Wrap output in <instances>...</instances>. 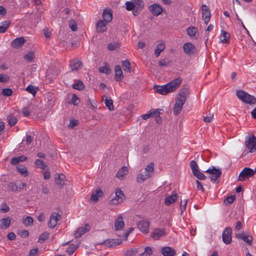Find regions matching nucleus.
Instances as JSON below:
<instances>
[{"label":"nucleus","mask_w":256,"mask_h":256,"mask_svg":"<svg viewBox=\"0 0 256 256\" xmlns=\"http://www.w3.org/2000/svg\"><path fill=\"white\" fill-rule=\"evenodd\" d=\"M114 79L117 82L120 81L124 77L122 71L120 66L117 65L114 68Z\"/></svg>","instance_id":"4be33fe9"},{"label":"nucleus","mask_w":256,"mask_h":256,"mask_svg":"<svg viewBox=\"0 0 256 256\" xmlns=\"http://www.w3.org/2000/svg\"><path fill=\"white\" fill-rule=\"evenodd\" d=\"M197 30H198L196 27L191 26L188 28L187 34L190 37H194L195 36Z\"/></svg>","instance_id":"ea45409f"},{"label":"nucleus","mask_w":256,"mask_h":256,"mask_svg":"<svg viewBox=\"0 0 256 256\" xmlns=\"http://www.w3.org/2000/svg\"><path fill=\"white\" fill-rule=\"evenodd\" d=\"M50 236V234L48 232H44L38 238V242L42 243L44 242L45 240H47Z\"/></svg>","instance_id":"a18cd8bd"},{"label":"nucleus","mask_w":256,"mask_h":256,"mask_svg":"<svg viewBox=\"0 0 256 256\" xmlns=\"http://www.w3.org/2000/svg\"><path fill=\"white\" fill-rule=\"evenodd\" d=\"M10 22L9 20H5L2 22V25L0 26V34L4 33L6 32L8 28L10 26Z\"/></svg>","instance_id":"f704fd0d"},{"label":"nucleus","mask_w":256,"mask_h":256,"mask_svg":"<svg viewBox=\"0 0 256 256\" xmlns=\"http://www.w3.org/2000/svg\"><path fill=\"white\" fill-rule=\"evenodd\" d=\"M9 76L5 74H0V82H6L9 80Z\"/></svg>","instance_id":"0e129e2a"},{"label":"nucleus","mask_w":256,"mask_h":256,"mask_svg":"<svg viewBox=\"0 0 256 256\" xmlns=\"http://www.w3.org/2000/svg\"><path fill=\"white\" fill-rule=\"evenodd\" d=\"M28 160V157L22 156L17 157H13L10 160V164L12 165H15L19 162H24Z\"/></svg>","instance_id":"7c9ffc66"},{"label":"nucleus","mask_w":256,"mask_h":256,"mask_svg":"<svg viewBox=\"0 0 256 256\" xmlns=\"http://www.w3.org/2000/svg\"><path fill=\"white\" fill-rule=\"evenodd\" d=\"M184 52L188 56H192L197 52L196 47L190 42H186L183 46Z\"/></svg>","instance_id":"6e6552de"},{"label":"nucleus","mask_w":256,"mask_h":256,"mask_svg":"<svg viewBox=\"0 0 256 256\" xmlns=\"http://www.w3.org/2000/svg\"><path fill=\"white\" fill-rule=\"evenodd\" d=\"M124 226V223L123 221L122 217L121 215L119 216L114 222L115 229L116 230L122 229Z\"/></svg>","instance_id":"393cba45"},{"label":"nucleus","mask_w":256,"mask_h":256,"mask_svg":"<svg viewBox=\"0 0 256 256\" xmlns=\"http://www.w3.org/2000/svg\"><path fill=\"white\" fill-rule=\"evenodd\" d=\"M80 102V99L76 94H73L71 100V103L74 105H78Z\"/></svg>","instance_id":"13d9d810"},{"label":"nucleus","mask_w":256,"mask_h":256,"mask_svg":"<svg viewBox=\"0 0 256 256\" xmlns=\"http://www.w3.org/2000/svg\"><path fill=\"white\" fill-rule=\"evenodd\" d=\"M11 220L9 216L4 218L0 220V227L2 229H6L10 224Z\"/></svg>","instance_id":"b1692460"},{"label":"nucleus","mask_w":256,"mask_h":256,"mask_svg":"<svg viewBox=\"0 0 256 256\" xmlns=\"http://www.w3.org/2000/svg\"><path fill=\"white\" fill-rule=\"evenodd\" d=\"M104 98L105 104L108 108L110 110H114V107L113 106V102L112 100L110 97H108L107 96H104ZM102 98L103 100H104V96Z\"/></svg>","instance_id":"473e14b6"},{"label":"nucleus","mask_w":256,"mask_h":256,"mask_svg":"<svg viewBox=\"0 0 256 256\" xmlns=\"http://www.w3.org/2000/svg\"><path fill=\"white\" fill-rule=\"evenodd\" d=\"M178 198V194H174L166 196L165 198L164 202L167 206L174 203Z\"/></svg>","instance_id":"a878e982"},{"label":"nucleus","mask_w":256,"mask_h":256,"mask_svg":"<svg viewBox=\"0 0 256 256\" xmlns=\"http://www.w3.org/2000/svg\"><path fill=\"white\" fill-rule=\"evenodd\" d=\"M214 118V114L209 113L208 115L206 116H204V120L206 122H210Z\"/></svg>","instance_id":"bf43d9fd"},{"label":"nucleus","mask_w":256,"mask_h":256,"mask_svg":"<svg viewBox=\"0 0 256 256\" xmlns=\"http://www.w3.org/2000/svg\"><path fill=\"white\" fill-rule=\"evenodd\" d=\"M133 1L134 6H138L139 10H142L144 6V3L141 0H132Z\"/></svg>","instance_id":"603ef678"},{"label":"nucleus","mask_w":256,"mask_h":256,"mask_svg":"<svg viewBox=\"0 0 256 256\" xmlns=\"http://www.w3.org/2000/svg\"><path fill=\"white\" fill-rule=\"evenodd\" d=\"M77 247L74 244H70L67 249L66 250V252L68 254H72L75 250H76Z\"/></svg>","instance_id":"de8ad7c7"},{"label":"nucleus","mask_w":256,"mask_h":256,"mask_svg":"<svg viewBox=\"0 0 256 256\" xmlns=\"http://www.w3.org/2000/svg\"><path fill=\"white\" fill-rule=\"evenodd\" d=\"M121 244V242L119 240L116 239H107L104 241L103 242L100 244H104L108 247H114Z\"/></svg>","instance_id":"a211bd4d"},{"label":"nucleus","mask_w":256,"mask_h":256,"mask_svg":"<svg viewBox=\"0 0 256 256\" xmlns=\"http://www.w3.org/2000/svg\"><path fill=\"white\" fill-rule=\"evenodd\" d=\"M205 172L208 173L210 174V178L213 182H216L222 174L221 170L216 168L214 167L208 168L205 171Z\"/></svg>","instance_id":"0eeeda50"},{"label":"nucleus","mask_w":256,"mask_h":256,"mask_svg":"<svg viewBox=\"0 0 256 256\" xmlns=\"http://www.w3.org/2000/svg\"><path fill=\"white\" fill-rule=\"evenodd\" d=\"M211 17L210 12H202V20L205 24H207L210 22Z\"/></svg>","instance_id":"c9c22d12"},{"label":"nucleus","mask_w":256,"mask_h":256,"mask_svg":"<svg viewBox=\"0 0 256 256\" xmlns=\"http://www.w3.org/2000/svg\"><path fill=\"white\" fill-rule=\"evenodd\" d=\"M138 252V251L137 248H132L128 250L126 252L124 256H136Z\"/></svg>","instance_id":"8fccbe9b"},{"label":"nucleus","mask_w":256,"mask_h":256,"mask_svg":"<svg viewBox=\"0 0 256 256\" xmlns=\"http://www.w3.org/2000/svg\"><path fill=\"white\" fill-rule=\"evenodd\" d=\"M120 47V44L118 43H110L108 45V48L110 50H114Z\"/></svg>","instance_id":"5fc2aeb1"},{"label":"nucleus","mask_w":256,"mask_h":256,"mask_svg":"<svg viewBox=\"0 0 256 256\" xmlns=\"http://www.w3.org/2000/svg\"><path fill=\"white\" fill-rule=\"evenodd\" d=\"M122 65L124 71L130 72V64L128 60L122 61Z\"/></svg>","instance_id":"79ce46f5"},{"label":"nucleus","mask_w":256,"mask_h":256,"mask_svg":"<svg viewBox=\"0 0 256 256\" xmlns=\"http://www.w3.org/2000/svg\"><path fill=\"white\" fill-rule=\"evenodd\" d=\"M16 168L18 172H20L22 175L24 176H28V171L27 170V168L24 166H18Z\"/></svg>","instance_id":"4c0bfd02"},{"label":"nucleus","mask_w":256,"mask_h":256,"mask_svg":"<svg viewBox=\"0 0 256 256\" xmlns=\"http://www.w3.org/2000/svg\"><path fill=\"white\" fill-rule=\"evenodd\" d=\"M8 124L11 126H14L18 122L17 118L15 116H8Z\"/></svg>","instance_id":"49530a36"},{"label":"nucleus","mask_w":256,"mask_h":256,"mask_svg":"<svg viewBox=\"0 0 256 256\" xmlns=\"http://www.w3.org/2000/svg\"><path fill=\"white\" fill-rule=\"evenodd\" d=\"M232 229L229 228H226L222 234L223 242L226 244H228L232 242Z\"/></svg>","instance_id":"1a4fd4ad"},{"label":"nucleus","mask_w":256,"mask_h":256,"mask_svg":"<svg viewBox=\"0 0 256 256\" xmlns=\"http://www.w3.org/2000/svg\"><path fill=\"white\" fill-rule=\"evenodd\" d=\"M166 235L165 230L164 228H155L151 234V236L154 240H158Z\"/></svg>","instance_id":"2eb2a0df"},{"label":"nucleus","mask_w":256,"mask_h":256,"mask_svg":"<svg viewBox=\"0 0 256 256\" xmlns=\"http://www.w3.org/2000/svg\"><path fill=\"white\" fill-rule=\"evenodd\" d=\"M188 87L186 86H183L182 88H181L178 96H179L178 98H181V99H184V100H186V98L188 96Z\"/></svg>","instance_id":"bb28decb"},{"label":"nucleus","mask_w":256,"mask_h":256,"mask_svg":"<svg viewBox=\"0 0 256 256\" xmlns=\"http://www.w3.org/2000/svg\"><path fill=\"white\" fill-rule=\"evenodd\" d=\"M245 148L250 153L256 151V136L252 134H248L245 138Z\"/></svg>","instance_id":"20e7f679"},{"label":"nucleus","mask_w":256,"mask_h":256,"mask_svg":"<svg viewBox=\"0 0 256 256\" xmlns=\"http://www.w3.org/2000/svg\"><path fill=\"white\" fill-rule=\"evenodd\" d=\"M190 165L193 174H194V173H196L200 170L198 166L196 161L192 160L190 162Z\"/></svg>","instance_id":"e433bc0d"},{"label":"nucleus","mask_w":256,"mask_h":256,"mask_svg":"<svg viewBox=\"0 0 256 256\" xmlns=\"http://www.w3.org/2000/svg\"><path fill=\"white\" fill-rule=\"evenodd\" d=\"M128 172V168L126 166H122L117 172L116 176L122 179L124 178V176L127 174Z\"/></svg>","instance_id":"72a5a7b5"},{"label":"nucleus","mask_w":256,"mask_h":256,"mask_svg":"<svg viewBox=\"0 0 256 256\" xmlns=\"http://www.w3.org/2000/svg\"><path fill=\"white\" fill-rule=\"evenodd\" d=\"M115 194V198H112L110 201V204L113 205L118 204L122 202L125 198L124 194L119 188L116 189Z\"/></svg>","instance_id":"423d86ee"},{"label":"nucleus","mask_w":256,"mask_h":256,"mask_svg":"<svg viewBox=\"0 0 256 256\" xmlns=\"http://www.w3.org/2000/svg\"><path fill=\"white\" fill-rule=\"evenodd\" d=\"M37 88L32 85L28 86L26 90L28 91V92L32 94L33 96H35L37 92Z\"/></svg>","instance_id":"09e8293b"},{"label":"nucleus","mask_w":256,"mask_h":256,"mask_svg":"<svg viewBox=\"0 0 256 256\" xmlns=\"http://www.w3.org/2000/svg\"><path fill=\"white\" fill-rule=\"evenodd\" d=\"M90 230V226L88 224H84V227H80L76 230L74 234V236L76 238L80 237L82 235L88 232Z\"/></svg>","instance_id":"dca6fc26"},{"label":"nucleus","mask_w":256,"mask_h":256,"mask_svg":"<svg viewBox=\"0 0 256 256\" xmlns=\"http://www.w3.org/2000/svg\"><path fill=\"white\" fill-rule=\"evenodd\" d=\"M82 62L76 58L70 62V66L72 71L78 70L82 66Z\"/></svg>","instance_id":"aec40b11"},{"label":"nucleus","mask_w":256,"mask_h":256,"mask_svg":"<svg viewBox=\"0 0 256 256\" xmlns=\"http://www.w3.org/2000/svg\"><path fill=\"white\" fill-rule=\"evenodd\" d=\"M72 88L78 90H84V86L81 80H78L76 84H72Z\"/></svg>","instance_id":"37998d69"},{"label":"nucleus","mask_w":256,"mask_h":256,"mask_svg":"<svg viewBox=\"0 0 256 256\" xmlns=\"http://www.w3.org/2000/svg\"><path fill=\"white\" fill-rule=\"evenodd\" d=\"M108 22L103 20H98L96 24V31L98 33H102L106 31Z\"/></svg>","instance_id":"4468645a"},{"label":"nucleus","mask_w":256,"mask_h":256,"mask_svg":"<svg viewBox=\"0 0 256 256\" xmlns=\"http://www.w3.org/2000/svg\"><path fill=\"white\" fill-rule=\"evenodd\" d=\"M254 176V172L252 169L249 168H244L240 172L238 177V180L242 182Z\"/></svg>","instance_id":"39448f33"},{"label":"nucleus","mask_w":256,"mask_h":256,"mask_svg":"<svg viewBox=\"0 0 256 256\" xmlns=\"http://www.w3.org/2000/svg\"><path fill=\"white\" fill-rule=\"evenodd\" d=\"M148 10L154 16H158L160 15L163 11L162 6L157 4H154L150 6Z\"/></svg>","instance_id":"ddd939ff"},{"label":"nucleus","mask_w":256,"mask_h":256,"mask_svg":"<svg viewBox=\"0 0 256 256\" xmlns=\"http://www.w3.org/2000/svg\"><path fill=\"white\" fill-rule=\"evenodd\" d=\"M236 237L242 240L244 242H245L246 244L249 245H251L252 242V237L251 235L246 236L242 232L241 233L236 234Z\"/></svg>","instance_id":"f3484780"},{"label":"nucleus","mask_w":256,"mask_h":256,"mask_svg":"<svg viewBox=\"0 0 256 256\" xmlns=\"http://www.w3.org/2000/svg\"><path fill=\"white\" fill-rule=\"evenodd\" d=\"M69 26L72 31L74 32L77 30V24L74 20H71L70 21Z\"/></svg>","instance_id":"680f3d73"},{"label":"nucleus","mask_w":256,"mask_h":256,"mask_svg":"<svg viewBox=\"0 0 256 256\" xmlns=\"http://www.w3.org/2000/svg\"><path fill=\"white\" fill-rule=\"evenodd\" d=\"M99 72L101 73L108 74L111 72V70L107 66H102L100 68Z\"/></svg>","instance_id":"864d4df0"},{"label":"nucleus","mask_w":256,"mask_h":256,"mask_svg":"<svg viewBox=\"0 0 256 256\" xmlns=\"http://www.w3.org/2000/svg\"><path fill=\"white\" fill-rule=\"evenodd\" d=\"M35 164L38 168H40L42 170H45L47 167V165L45 164L43 161L40 160H36L35 161Z\"/></svg>","instance_id":"c03bdc74"},{"label":"nucleus","mask_w":256,"mask_h":256,"mask_svg":"<svg viewBox=\"0 0 256 256\" xmlns=\"http://www.w3.org/2000/svg\"><path fill=\"white\" fill-rule=\"evenodd\" d=\"M12 94V90L11 88H5L2 90V94L6 96H10Z\"/></svg>","instance_id":"6e6d98bb"},{"label":"nucleus","mask_w":256,"mask_h":256,"mask_svg":"<svg viewBox=\"0 0 256 256\" xmlns=\"http://www.w3.org/2000/svg\"><path fill=\"white\" fill-rule=\"evenodd\" d=\"M182 79L178 78L163 86L155 87V91L160 94L166 95L170 92H174L180 85Z\"/></svg>","instance_id":"f257e3e1"},{"label":"nucleus","mask_w":256,"mask_h":256,"mask_svg":"<svg viewBox=\"0 0 256 256\" xmlns=\"http://www.w3.org/2000/svg\"><path fill=\"white\" fill-rule=\"evenodd\" d=\"M160 252L164 256H174L176 254L175 250L170 246L162 248Z\"/></svg>","instance_id":"6ab92c4d"},{"label":"nucleus","mask_w":256,"mask_h":256,"mask_svg":"<svg viewBox=\"0 0 256 256\" xmlns=\"http://www.w3.org/2000/svg\"><path fill=\"white\" fill-rule=\"evenodd\" d=\"M168 64L169 62L166 59H161L158 61V64L160 66H166Z\"/></svg>","instance_id":"338daca9"},{"label":"nucleus","mask_w":256,"mask_h":256,"mask_svg":"<svg viewBox=\"0 0 256 256\" xmlns=\"http://www.w3.org/2000/svg\"><path fill=\"white\" fill-rule=\"evenodd\" d=\"M235 200L234 196H230L226 198L224 200V202L226 204H232Z\"/></svg>","instance_id":"69168bd1"},{"label":"nucleus","mask_w":256,"mask_h":256,"mask_svg":"<svg viewBox=\"0 0 256 256\" xmlns=\"http://www.w3.org/2000/svg\"><path fill=\"white\" fill-rule=\"evenodd\" d=\"M103 196V192L100 189H97L96 192L92 194L90 196V200L92 201L96 202L99 198L102 197Z\"/></svg>","instance_id":"c85d7f7f"},{"label":"nucleus","mask_w":256,"mask_h":256,"mask_svg":"<svg viewBox=\"0 0 256 256\" xmlns=\"http://www.w3.org/2000/svg\"><path fill=\"white\" fill-rule=\"evenodd\" d=\"M8 188L11 192H16L18 190L17 185L14 182H10L8 184Z\"/></svg>","instance_id":"3c124183"},{"label":"nucleus","mask_w":256,"mask_h":256,"mask_svg":"<svg viewBox=\"0 0 256 256\" xmlns=\"http://www.w3.org/2000/svg\"><path fill=\"white\" fill-rule=\"evenodd\" d=\"M35 58V55L34 52H29L26 54L24 56V58L28 62H32Z\"/></svg>","instance_id":"58836bf2"},{"label":"nucleus","mask_w":256,"mask_h":256,"mask_svg":"<svg viewBox=\"0 0 256 256\" xmlns=\"http://www.w3.org/2000/svg\"><path fill=\"white\" fill-rule=\"evenodd\" d=\"M34 222V220L32 217L27 216L25 218H23V223L26 226H31Z\"/></svg>","instance_id":"a19ab883"},{"label":"nucleus","mask_w":256,"mask_h":256,"mask_svg":"<svg viewBox=\"0 0 256 256\" xmlns=\"http://www.w3.org/2000/svg\"><path fill=\"white\" fill-rule=\"evenodd\" d=\"M137 226L140 230L144 234L149 232L150 222L148 220H142L137 224Z\"/></svg>","instance_id":"f8f14e48"},{"label":"nucleus","mask_w":256,"mask_h":256,"mask_svg":"<svg viewBox=\"0 0 256 256\" xmlns=\"http://www.w3.org/2000/svg\"><path fill=\"white\" fill-rule=\"evenodd\" d=\"M188 202V200L186 199L184 200V204L182 202H180V210L181 213L182 214L186 210V205Z\"/></svg>","instance_id":"774afa93"},{"label":"nucleus","mask_w":256,"mask_h":256,"mask_svg":"<svg viewBox=\"0 0 256 256\" xmlns=\"http://www.w3.org/2000/svg\"><path fill=\"white\" fill-rule=\"evenodd\" d=\"M186 101L184 99L182 100L179 98H177L173 110L174 114L175 116H177L180 113Z\"/></svg>","instance_id":"9b49d317"},{"label":"nucleus","mask_w":256,"mask_h":256,"mask_svg":"<svg viewBox=\"0 0 256 256\" xmlns=\"http://www.w3.org/2000/svg\"><path fill=\"white\" fill-rule=\"evenodd\" d=\"M61 216L56 212H52L50 216V220L48 222L49 228H54L58 224V221L60 219Z\"/></svg>","instance_id":"9d476101"},{"label":"nucleus","mask_w":256,"mask_h":256,"mask_svg":"<svg viewBox=\"0 0 256 256\" xmlns=\"http://www.w3.org/2000/svg\"><path fill=\"white\" fill-rule=\"evenodd\" d=\"M26 40L23 37H20L14 40L12 42V46L14 48L21 46L24 42Z\"/></svg>","instance_id":"c756f323"},{"label":"nucleus","mask_w":256,"mask_h":256,"mask_svg":"<svg viewBox=\"0 0 256 256\" xmlns=\"http://www.w3.org/2000/svg\"><path fill=\"white\" fill-rule=\"evenodd\" d=\"M238 98L242 102L250 104H255L256 98L254 96L242 90H238L236 93Z\"/></svg>","instance_id":"7ed1b4c3"},{"label":"nucleus","mask_w":256,"mask_h":256,"mask_svg":"<svg viewBox=\"0 0 256 256\" xmlns=\"http://www.w3.org/2000/svg\"><path fill=\"white\" fill-rule=\"evenodd\" d=\"M65 176L62 174H57L55 176L54 181L60 188L63 187L64 184Z\"/></svg>","instance_id":"412c9836"},{"label":"nucleus","mask_w":256,"mask_h":256,"mask_svg":"<svg viewBox=\"0 0 256 256\" xmlns=\"http://www.w3.org/2000/svg\"><path fill=\"white\" fill-rule=\"evenodd\" d=\"M164 48L165 45L164 43H160L158 44L154 50V54L156 56L158 57Z\"/></svg>","instance_id":"2f4dec72"},{"label":"nucleus","mask_w":256,"mask_h":256,"mask_svg":"<svg viewBox=\"0 0 256 256\" xmlns=\"http://www.w3.org/2000/svg\"><path fill=\"white\" fill-rule=\"evenodd\" d=\"M102 16L104 22L108 23L110 22L112 18V10L109 8H106L103 12Z\"/></svg>","instance_id":"5701e85b"},{"label":"nucleus","mask_w":256,"mask_h":256,"mask_svg":"<svg viewBox=\"0 0 256 256\" xmlns=\"http://www.w3.org/2000/svg\"><path fill=\"white\" fill-rule=\"evenodd\" d=\"M126 9L128 10H134V8L135 6L133 1L126 2Z\"/></svg>","instance_id":"052dcab7"},{"label":"nucleus","mask_w":256,"mask_h":256,"mask_svg":"<svg viewBox=\"0 0 256 256\" xmlns=\"http://www.w3.org/2000/svg\"><path fill=\"white\" fill-rule=\"evenodd\" d=\"M154 162H150L144 168V173H140L137 176L136 182L139 184L142 183L144 180L152 178L154 172Z\"/></svg>","instance_id":"f03ea898"},{"label":"nucleus","mask_w":256,"mask_h":256,"mask_svg":"<svg viewBox=\"0 0 256 256\" xmlns=\"http://www.w3.org/2000/svg\"><path fill=\"white\" fill-rule=\"evenodd\" d=\"M162 111H163V110L162 109H156L152 110V111H150V113L151 115V116H156L158 115L159 116L161 114V112Z\"/></svg>","instance_id":"e2e57ef3"},{"label":"nucleus","mask_w":256,"mask_h":256,"mask_svg":"<svg viewBox=\"0 0 256 256\" xmlns=\"http://www.w3.org/2000/svg\"><path fill=\"white\" fill-rule=\"evenodd\" d=\"M198 179L200 180H205L206 178V176H204L200 170L197 172L196 173H194V174Z\"/></svg>","instance_id":"4d7b16f0"},{"label":"nucleus","mask_w":256,"mask_h":256,"mask_svg":"<svg viewBox=\"0 0 256 256\" xmlns=\"http://www.w3.org/2000/svg\"><path fill=\"white\" fill-rule=\"evenodd\" d=\"M230 38V34L224 30L221 31V34L220 36V40L222 43H228Z\"/></svg>","instance_id":"cd10ccee"}]
</instances>
